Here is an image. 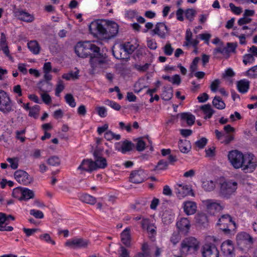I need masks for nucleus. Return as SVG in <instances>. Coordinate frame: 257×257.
Returning <instances> with one entry per match:
<instances>
[{
    "label": "nucleus",
    "instance_id": "obj_31",
    "mask_svg": "<svg viewBox=\"0 0 257 257\" xmlns=\"http://www.w3.org/2000/svg\"><path fill=\"white\" fill-rule=\"evenodd\" d=\"M135 148V145L131 142L127 140L123 141L118 149L122 153L125 154L127 152L132 151Z\"/></svg>",
    "mask_w": 257,
    "mask_h": 257
},
{
    "label": "nucleus",
    "instance_id": "obj_58",
    "mask_svg": "<svg viewBox=\"0 0 257 257\" xmlns=\"http://www.w3.org/2000/svg\"><path fill=\"white\" fill-rule=\"evenodd\" d=\"M229 6L231 12L235 15H239L242 12V10L241 7H236L232 3H230Z\"/></svg>",
    "mask_w": 257,
    "mask_h": 257
},
{
    "label": "nucleus",
    "instance_id": "obj_47",
    "mask_svg": "<svg viewBox=\"0 0 257 257\" xmlns=\"http://www.w3.org/2000/svg\"><path fill=\"white\" fill-rule=\"evenodd\" d=\"M245 75L249 78H254L257 77V65L249 69L245 72Z\"/></svg>",
    "mask_w": 257,
    "mask_h": 257
},
{
    "label": "nucleus",
    "instance_id": "obj_14",
    "mask_svg": "<svg viewBox=\"0 0 257 257\" xmlns=\"http://www.w3.org/2000/svg\"><path fill=\"white\" fill-rule=\"evenodd\" d=\"M146 178V173L143 170L140 169L132 172L130 174V180L133 183L139 184L144 182Z\"/></svg>",
    "mask_w": 257,
    "mask_h": 257
},
{
    "label": "nucleus",
    "instance_id": "obj_9",
    "mask_svg": "<svg viewBox=\"0 0 257 257\" xmlns=\"http://www.w3.org/2000/svg\"><path fill=\"white\" fill-rule=\"evenodd\" d=\"M217 225L220 227V229L225 233H229L230 226L235 225V222L232 220L231 216L228 214H224L219 218Z\"/></svg>",
    "mask_w": 257,
    "mask_h": 257
},
{
    "label": "nucleus",
    "instance_id": "obj_50",
    "mask_svg": "<svg viewBox=\"0 0 257 257\" xmlns=\"http://www.w3.org/2000/svg\"><path fill=\"white\" fill-rule=\"evenodd\" d=\"M40 111V106L38 105H35L32 108H31L29 115L31 117H33L34 118H37L38 117L39 112Z\"/></svg>",
    "mask_w": 257,
    "mask_h": 257
},
{
    "label": "nucleus",
    "instance_id": "obj_11",
    "mask_svg": "<svg viewBox=\"0 0 257 257\" xmlns=\"http://www.w3.org/2000/svg\"><path fill=\"white\" fill-rule=\"evenodd\" d=\"M15 179L19 183L25 185L30 184L32 181V178L25 171L19 170L16 171L14 173Z\"/></svg>",
    "mask_w": 257,
    "mask_h": 257
},
{
    "label": "nucleus",
    "instance_id": "obj_51",
    "mask_svg": "<svg viewBox=\"0 0 257 257\" xmlns=\"http://www.w3.org/2000/svg\"><path fill=\"white\" fill-rule=\"evenodd\" d=\"M66 102L72 107H74L76 106V102L75 99L71 94H67L65 96Z\"/></svg>",
    "mask_w": 257,
    "mask_h": 257
},
{
    "label": "nucleus",
    "instance_id": "obj_1",
    "mask_svg": "<svg viewBox=\"0 0 257 257\" xmlns=\"http://www.w3.org/2000/svg\"><path fill=\"white\" fill-rule=\"evenodd\" d=\"M228 160L233 168L241 170L245 173L253 172L256 166V161L253 154H243L241 152L234 150L228 152Z\"/></svg>",
    "mask_w": 257,
    "mask_h": 257
},
{
    "label": "nucleus",
    "instance_id": "obj_7",
    "mask_svg": "<svg viewBox=\"0 0 257 257\" xmlns=\"http://www.w3.org/2000/svg\"><path fill=\"white\" fill-rule=\"evenodd\" d=\"M89 244L90 241L87 239L81 237H74L67 240L65 243V245L75 249L87 248Z\"/></svg>",
    "mask_w": 257,
    "mask_h": 257
},
{
    "label": "nucleus",
    "instance_id": "obj_10",
    "mask_svg": "<svg viewBox=\"0 0 257 257\" xmlns=\"http://www.w3.org/2000/svg\"><path fill=\"white\" fill-rule=\"evenodd\" d=\"M15 218L12 215H7L5 213H0V231H12L14 228L12 226H8L10 220H14Z\"/></svg>",
    "mask_w": 257,
    "mask_h": 257
},
{
    "label": "nucleus",
    "instance_id": "obj_55",
    "mask_svg": "<svg viewBox=\"0 0 257 257\" xmlns=\"http://www.w3.org/2000/svg\"><path fill=\"white\" fill-rule=\"evenodd\" d=\"M105 104L107 105H109L111 108L116 110H119L121 108L120 105L118 103H116V102L110 100L109 99H106L105 101Z\"/></svg>",
    "mask_w": 257,
    "mask_h": 257
},
{
    "label": "nucleus",
    "instance_id": "obj_26",
    "mask_svg": "<svg viewBox=\"0 0 257 257\" xmlns=\"http://www.w3.org/2000/svg\"><path fill=\"white\" fill-rule=\"evenodd\" d=\"M176 225L180 231L187 234L190 228V222L187 218L184 217L177 222Z\"/></svg>",
    "mask_w": 257,
    "mask_h": 257
},
{
    "label": "nucleus",
    "instance_id": "obj_18",
    "mask_svg": "<svg viewBox=\"0 0 257 257\" xmlns=\"http://www.w3.org/2000/svg\"><path fill=\"white\" fill-rule=\"evenodd\" d=\"M15 15L18 19L26 23H32L35 20L34 15L27 12L25 10H18L15 12Z\"/></svg>",
    "mask_w": 257,
    "mask_h": 257
},
{
    "label": "nucleus",
    "instance_id": "obj_4",
    "mask_svg": "<svg viewBox=\"0 0 257 257\" xmlns=\"http://www.w3.org/2000/svg\"><path fill=\"white\" fill-rule=\"evenodd\" d=\"M199 248V242L193 237L184 239L181 244V251L183 254L194 253Z\"/></svg>",
    "mask_w": 257,
    "mask_h": 257
},
{
    "label": "nucleus",
    "instance_id": "obj_19",
    "mask_svg": "<svg viewBox=\"0 0 257 257\" xmlns=\"http://www.w3.org/2000/svg\"><path fill=\"white\" fill-rule=\"evenodd\" d=\"M191 192V188L188 185L177 184L175 187V193L179 199H182L189 195Z\"/></svg>",
    "mask_w": 257,
    "mask_h": 257
},
{
    "label": "nucleus",
    "instance_id": "obj_32",
    "mask_svg": "<svg viewBox=\"0 0 257 257\" xmlns=\"http://www.w3.org/2000/svg\"><path fill=\"white\" fill-rule=\"evenodd\" d=\"M28 47L31 52L37 55L40 53L41 47L37 41L34 40L28 43Z\"/></svg>",
    "mask_w": 257,
    "mask_h": 257
},
{
    "label": "nucleus",
    "instance_id": "obj_45",
    "mask_svg": "<svg viewBox=\"0 0 257 257\" xmlns=\"http://www.w3.org/2000/svg\"><path fill=\"white\" fill-rule=\"evenodd\" d=\"M78 74H79V70H77L75 72L71 71L68 73L64 74L62 75V78L67 80H69L71 79H77L79 77Z\"/></svg>",
    "mask_w": 257,
    "mask_h": 257
},
{
    "label": "nucleus",
    "instance_id": "obj_62",
    "mask_svg": "<svg viewBox=\"0 0 257 257\" xmlns=\"http://www.w3.org/2000/svg\"><path fill=\"white\" fill-rule=\"evenodd\" d=\"M98 114L101 117H104L107 115L106 109L104 106H98L96 107Z\"/></svg>",
    "mask_w": 257,
    "mask_h": 257
},
{
    "label": "nucleus",
    "instance_id": "obj_27",
    "mask_svg": "<svg viewBox=\"0 0 257 257\" xmlns=\"http://www.w3.org/2000/svg\"><path fill=\"white\" fill-rule=\"evenodd\" d=\"M131 229L126 228L120 234L121 241L127 247H131Z\"/></svg>",
    "mask_w": 257,
    "mask_h": 257
},
{
    "label": "nucleus",
    "instance_id": "obj_43",
    "mask_svg": "<svg viewBox=\"0 0 257 257\" xmlns=\"http://www.w3.org/2000/svg\"><path fill=\"white\" fill-rule=\"evenodd\" d=\"M35 197V193L33 190L27 188H23L22 200L27 201L33 199Z\"/></svg>",
    "mask_w": 257,
    "mask_h": 257
},
{
    "label": "nucleus",
    "instance_id": "obj_63",
    "mask_svg": "<svg viewBox=\"0 0 257 257\" xmlns=\"http://www.w3.org/2000/svg\"><path fill=\"white\" fill-rule=\"evenodd\" d=\"M142 250L143 251L142 253L143 254L145 257L149 256L150 255L149 245L147 242L143 243L142 245Z\"/></svg>",
    "mask_w": 257,
    "mask_h": 257
},
{
    "label": "nucleus",
    "instance_id": "obj_53",
    "mask_svg": "<svg viewBox=\"0 0 257 257\" xmlns=\"http://www.w3.org/2000/svg\"><path fill=\"white\" fill-rule=\"evenodd\" d=\"M163 51L165 55L170 56L172 54L174 49L171 46V44L169 42H167L163 47Z\"/></svg>",
    "mask_w": 257,
    "mask_h": 257
},
{
    "label": "nucleus",
    "instance_id": "obj_34",
    "mask_svg": "<svg viewBox=\"0 0 257 257\" xmlns=\"http://www.w3.org/2000/svg\"><path fill=\"white\" fill-rule=\"evenodd\" d=\"M181 119L186 121L188 125H192L194 123L195 117L190 113L184 112L181 114Z\"/></svg>",
    "mask_w": 257,
    "mask_h": 257
},
{
    "label": "nucleus",
    "instance_id": "obj_24",
    "mask_svg": "<svg viewBox=\"0 0 257 257\" xmlns=\"http://www.w3.org/2000/svg\"><path fill=\"white\" fill-rule=\"evenodd\" d=\"M192 33L190 29L186 30L185 34V41L183 44L184 46H192L194 49H197V46L199 43V41L195 39H192Z\"/></svg>",
    "mask_w": 257,
    "mask_h": 257
},
{
    "label": "nucleus",
    "instance_id": "obj_42",
    "mask_svg": "<svg viewBox=\"0 0 257 257\" xmlns=\"http://www.w3.org/2000/svg\"><path fill=\"white\" fill-rule=\"evenodd\" d=\"M219 53L223 55H228L229 53L228 49L223 46L222 42L220 43V46L215 48L213 52V55L216 57H218V54Z\"/></svg>",
    "mask_w": 257,
    "mask_h": 257
},
{
    "label": "nucleus",
    "instance_id": "obj_8",
    "mask_svg": "<svg viewBox=\"0 0 257 257\" xmlns=\"http://www.w3.org/2000/svg\"><path fill=\"white\" fill-rule=\"evenodd\" d=\"M141 226L143 229L147 230L149 238L152 241L155 240L157 227L154 224L151 223L149 219L143 218L141 221Z\"/></svg>",
    "mask_w": 257,
    "mask_h": 257
},
{
    "label": "nucleus",
    "instance_id": "obj_2",
    "mask_svg": "<svg viewBox=\"0 0 257 257\" xmlns=\"http://www.w3.org/2000/svg\"><path fill=\"white\" fill-rule=\"evenodd\" d=\"M118 29L116 23L105 20L93 21L89 26V31L94 37L104 39H110L115 36Z\"/></svg>",
    "mask_w": 257,
    "mask_h": 257
},
{
    "label": "nucleus",
    "instance_id": "obj_40",
    "mask_svg": "<svg viewBox=\"0 0 257 257\" xmlns=\"http://www.w3.org/2000/svg\"><path fill=\"white\" fill-rule=\"evenodd\" d=\"M213 105L218 109H223L225 107V104L219 96H215L212 100Z\"/></svg>",
    "mask_w": 257,
    "mask_h": 257
},
{
    "label": "nucleus",
    "instance_id": "obj_41",
    "mask_svg": "<svg viewBox=\"0 0 257 257\" xmlns=\"http://www.w3.org/2000/svg\"><path fill=\"white\" fill-rule=\"evenodd\" d=\"M164 90L162 94V99L168 101L173 96V89L171 87H164Z\"/></svg>",
    "mask_w": 257,
    "mask_h": 257
},
{
    "label": "nucleus",
    "instance_id": "obj_29",
    "mask_svg": "<svg viewBox=\"0 0 257 257\" xmlns=\"http://www.w3.org/2000/svg\"><path fill=\"white\" fill-rule=\"evenodd\" d=\"M250 82L248 80L243 79L237 82V88L238 91L241 93L247 92L249 88Z\"/></svg>",
    "mask_w": 257,
    "mask_h": 257
},
{
    "label": "nucleus",
    "instance_id": "obj_22",
    "mask_svg": "<svg viewBox=\"0 0 257 257\" xmlns=\"http://www.w3.org/2000/svg\"><path fill=\"white\" fill-rule=\"evenodd\" d=\"M95 166V165L91 159H84L78 167V170L81 171V173L92 172L96 170Z\"/></svg>",
    "mask_w": 257,
    "mask_h": 257
},
{
    "label": "nucleus",
    "instance_id": "obj_37",
    "mask_svg": "<svg viewBox=\"0 0 257 257\" xmlns=\"http://www.w3.org/2000/svg\"><path fill=\"white\" fill-rule=\"evenodd\" d=\"M80 199L82 202L91 205H94L96 202V199L94 197L87 194L81 195Z\"/></svg>",
    "mask_w": 257,
    "mask_h": 257
},
{
    "label": "nucleus",
    "instance_id": "obj_39",
    "mask_svg": "<svg viewBox=\"0 0 257 257\" xmlns=\"http://www.w3.org/2000/svg\"><path fill=\"white\" fill-rule=\"evenodd\" d=\"M202 187L206 191H211L215 187V182L212 180H205L202 182Z\"/></svg>",
    "mask_w": 257,
    "mask_h": 257
},
{
    "label": "nucleus",
    "instance_id": "obj_23",
    "mask_svg": "<svg viewBox=\"0 0 257 257\" xmlns=\"http://www.w3.org/2000/svg\"><path fill=\"white\" fill-rule=\"evenodd\" d=\"M221 247L222 252L225 255L230 257H232L234 255V247L231 240H225L222 243Z\"/></svg>",
    "mask_w": 257,
    "mask_h": 257
},
{
    "label": "nucleus",
    "instance_id": "obj_60",
    "mask_svg": "<svg viewBox=\"0 0 257 257\" xmlns=\"http://www.w3.org/2000/svg\"><path fill=\"white\" fill-rule=\"evenodd\" d=\"M47 163L48 164L51 166H58L60 164V161L58 157L53 156L47 160Z\"/></svg>",
    "mask_w": 257,
    "mask_h": 257
},
{
    "label": "nucleus",
    "instance_id": "obj_33",
    "mask_svg": "<svg viewBox=\"0 0 257 257\" xmlns=\"http://www.w3.org/2000/svg\"><path fill=\"white\" fill-rule=\"evenodd\" d=\"M200 108L205 114V116L204 117V119L211 118L213 114L214 113V110L212 109L211 105L209 104L203 105L201 106Z\"/></svg>",
    "mask_w": 257,
    "mask_h": 257
},
{
    "label": "nucleus",
    "instance_id": "obj_49",
    "mask_svg": "<svg viewBox=\"0 0 257 257\" xmlns=\"http://www.w3.org/2000/svg\"><path fill=\"white\" fill-rule=\"evenodd\" d=\"M195 14L196 11L193 9H188L185 12V15L186 19L189 20L190 21H193Z\"/></svg>",
    "mask_w": 257,
    "mask_h": 257
},
{
    "label": "nucleus",
    "instance_id": "obj_3",
    "mask_svg": "<svg viewBox=\"0 0 257 257\" xmlns=\"http://www.w3.org/2000/svg\"><path fill=\"white\" fill-rule=\"evenodd\" d=\"M207 243L202 247L203 257H219V251L216 246L211 242H215L218 240L214 236H208L206 238Z\"/></svg>",
    "mask_w": 257,
    "mask_h": 257
},
{
    "label": "nucleus",
    "instance_id": "obj_46",
    "mask_svg": "<svg viewBox=\"0 0 257 257\" xmlns=\"http://www.w3.org/2000/svg\"><path fill=\"white\" fill-rule=\"evenodd\" d=\"M23 187H17L13 189L12 195L19 200H22Z\"/></svg>",
    "mask_w": 257,
    "mask_h": 257
},
{
    "label": "nucleus",
    "instance_id": "obj_44",
    "mask_svg": "<svg viewBox=\"0 0 257 257\" xmlns=\"http://www.w3.org/2000/svg\"><path fill=\"white\" fill-rule=\"evenodd\" d=\"M125 246L120 245L118 250V257H130V251Z\"/></svg>",
    "mask_w": 257,
    "mask_h": 257
},
{
    "label": "nucleus",
    "instance_id": "obj_13",
    "mask_svg": "<svg viewBox=\"0 0 257 257\" xmlns=\"http://www.w3.org/2000/svg\"><path fill=\"white\" fill-rule=\"evenodd\" d=\"M88 44H86V42H79L75 47V52L77 55L81 58H86L88 56H92L90 52L88 51Z\"/></svg>",
    "mask_w": 257,
    "mask_h": 257
},
{
    "label": "nucleus",
    "instance_id": "obj_15",
    "mask_svg": "<svg viewBox=\"0 0 257 257\" xmlns=\"http://www.w3.org/2000/svg\"><path fill=\"white\" fill-rule=\"evenodd\" d=\"M39 88L44 92L41 95L43 101L47 104L50 103L51 102V98L46 92L50 91L51 89V84L48 82H42L39 84Z\"/></svg>",
    "mask_w": 257,
    "mask_h": 257
},
{
    "label": "nucleus",
    "instance_id": "obj_17",
    "mask_svg": "<svg viewBox=\"0 0 257 257\" xmlns=\"http://www.w3.org/2000/svg\"><path fill=\"white\" fill-rule=\"evenodd\" d=\"M90 63L92 67L91 73L94 74L98 68H103L106 64V61L96 56H91Z\"/></svg>",
    "mask_w": 257,
    "mask_h": 257
},
{
    "label": "nucleus",
    "instance_id": "obj_12",
    "mask_svg": "<svg viewBox=\"0 0 257 257\" xmlns=\"http://www.w3.org/2000/svg\"><path fill=\"white\" fill-rule=\"evenodd\" d=\"M152 32L160 38L165 39L169 35V29L164 23H157Z\"/></svg>",
    "mask_w": 257,
    "mask_h": 257
},
{
    "label": "nucleus",
    "instance_id": "obj_48",
    "mask_svg": "<svg viewBox=\"0 0 257 257\" xmlns=\"http://www.w3.org/2000/svg\"><path fill=\"white\" fill-rule=\"evenodd\" d=\"M86 44H88L89 45V47L88 48V51L90 52V51H91L95 53L94 54V56H97L100 55V49L98 47L89 42H86Z\"/></svg>",
    "mask_w": 257,
    "mask_h": 257
},
{
    "label": "nucleus",
    "instance_id": "obj_61",
    "mask_svg": "<svg viewBox=\"0 0 257 257\" xmlns=\"http://www.w3.org/2000/svg\"><path fill=\"white\" fill-rule=\"evenodd\" d=\"M7 161L10 164L11 167L13 169H16L18 167V159L16 158H8Z\"/></svg>",
    "mask_w": 257,
    "mask_h": 257
},
{
    "label": "nucleus",
    "instance_id": "obj_21",
    "mask_svg": "<svg viewBox=\"0 0 257 257\" xmlns=\"http://www.w3.org/2000/svg\"><path fill=\"white\" fill-rule=\"evenodd\" d=\"M93 156L95 159L93 163L95 165V168L96 170L98 168L104 169L107 167L106 160L100 156V152L98 150L96 149L94 151Z\"/></svg>",
    "mask_w": 257,
    "mask_h": 257
},
{
    "label": "nucleus",
    "instance_id": "obj_25",
    "mask_svg": "<svg viewBox=\"0 0 257 257\" xmlns=\"http://www.w3.org/2000/svg\"><path fill=\"white\" fill-rule=\"evenodd\" d=\"M183 209L187 215H193L197 211V204L196 202L192 201H186L183 203Z\"/></svg>",
    "mask_w": 257,
    "mask_h": 257
},
{
    "label": "nucleus",
    "instance_id": "obj_35",
    "mask_svg": "<svg viewBox=\"0 0 257 257\" xmlns=\"http://www.w3.org/2000/svg\"><path fill=\"white\" fill-rule=\"evenodd\" d=\"M178 147L180 151L183 153H188L191 149L189 143L187 140H180L178 142Z\"/></svg>",
    "mask_w": 257,
    "mask_h": 257
},
{
    "label": "nucleus",
    "instance_id": "obj_36",
    "mask_svg": "<svg viewBox=\"0 0 257 257\" xmlns=\"http://www.w3.org/2000/svg\"><path fill=\"white\" fill-rule=\"evenodd\" d=\"M174 218V216L168 210L163 212L162 216V220L164 223L168 224L171 223Z\"/></svg>",
    "mask_w": 257,
    "mask_h": 257
},
{
    "label": "nucleus",
    "instance_id": "obj_54",
    "mask_svg": "<svg viewBox=\"0 0 257 257\" xmlns=\"http://www.w3.org/2000/svg\"><path fill=\"white\" fill-rule=\"evenodd\" d=\"M168 164L167 161L160 160L155 167L156 170H163L167 169Z\"/></svg>",
    "mask_w": 257,
    "mask_h": 257
},
{
    "label": "nucleus",
    "instance_id": "obj_16",
    "mask_svg": "<svg viewBox=\"0 0 257 257\" xmlns=\"http://www.w3.org/2000/svg\"><path fill=\"white\" fill-rule=\"evenodd\" d=\"M203 204L206 206L207 209L208 211L212 214H214L215 212H219L221 211L223 207L220 203L214 200L207 199L203 201Z\"/></svg>",
    "mask_w": 257,
    "mask_h": 257
},
{
    "label": "nucleus",
    "instance_id": "obj_30",
    "mask_svg": "<svg viewBox=\"0 0 257 257\" xmlns=\"http://www.w3.org/2000/svg\"><path fill=\"white\" fill-rule=\"evenodd\" d=\"M196 223L201 226L205 227L208 223V218L206 215L204 213H198L195 216Z\"/></svg>",
    "mask_w": 257,
    "mask_h": 257
},
{
    "label": "nucleus",
    "instance_id": "obj_6",
    "mask_svg": "<svg viewBox=\"0 0 257 257\" xmlns=\"http://www.w3.org/2000/svg\"><path fill=\"white\" fill-rule=\"evenodd\" d=\"M237 183L236 182H224L220 185L219 193L224 197L228 198L237 189Z\"/></svg>",
    "mask_w": 257,
    "mask_h": 257
},
{
    "label": "nucleus",
    "instance_id": "obj_56",
    "mask_svg": "<svg viewBox=\"0 0 257 257\" xmlns=\"http://www.w3.org/2000/svg\"><path fill=\"white\" fill-rule=\"evenodd\" d=\"M146 143L142 140V138L137 139V143L136 145V149L138 151L141 152L145 150Z\"/></svg>",
    "mask_w": 257,
    "mask_h": 257
},
{
    "label": "nucleus",
    "instance_id": "obj_38",
    "mask_svg": "<svg viewBox=\"0 0 257 257\" xmlns=\"http://www.w3.org/2000/svg\"><path fill=\"white\" fill-rule=\"evenodd\" d=\"M139 46L136 43L132 44L131 42H127L122 46V49L128 54L133 53Z\"/></svg>",
    "mask_w": 257,
    "mask_h": 257
},
{
    "label": "nucleus",
    "instance_id": "obj_64",
    "mask_svg": "<svg viewBox=\"0 0 257 257\" xmlns=\"http://www.w3.org/2000/svg\"><path fill=\"white\" fill-rule=\"evenodd\" d=\"M64 89V85L62 81L60 80L58 82L56 86L55 95L57 96H59L60 93Z\"/></svg>",
    "mask_w": 257,
    "mask_h": 257
},
{
    "label": "nucleus",
    "instance_id": "obj_57",
    "mask_svg": "<svg viewBox=\"0 0 257 257\" xmlns=\"http://www.w3.org/2000/svg\"><path fill=\"white\" fill-rule=\"evenodd\" d=\"M30 214L36 218L42 219L44 216L43 213L41 211L36 209L30 210Z\"/></svg>",
    "mask_w": 257,
    "mask_h": 257
},
{
    "label": "nucleus",
    "instance_id": "obj_5",
    "mask_svg": "<svg viewBox=\"0 0 257 257\" xmlns=\"http://www.w3.org/2000/svg\"><path fill=\"white\" fill-rule=\"evenodd\" d=\"M14 110L13 104L8 94L0 89V111L8 114Z\"/></svg>",
    "mask_w": 257,
    "mask_h": 257
},
{
    "label": "nucleus",
    "instance_id": "obj_52",
    "mask_svg": "<svg viewBox=\"0 0 257 257\" xmlns=\"http://www.w3.org/2000/svg\"><path fill=\"white\" fill-rule=\"evenodd\" d=\"M39 238L41 240L45 241L47 243H51L53 245L55 244V241L51 238L50 235L48 233H44L43 234H41L39 236Z\"/></svg>",
    "mask_w": 257,
    "mask_h": 257
},
{
    "label": "nucleus",
    "instance_id": "obj_59",
    "mask_svg": "<svg viewBox=\"0 0 257 257\" xmlns=\"http://www.w3.org/2000/svg\"><path fill=\"white\" fill-rule=\"evenodd\" d=\"M181 240V236L178 232H174L170 238L171 242L174 244H176Z\"/></svg>",
    "mask_w": 257,
    "mask_h": 257
},
{
    "label": "nucleus",
    "instance_id": "obj_20",
    "mask_svg": "<svg viewBox=\"0 0 257 257\" xmlns=\"http://www.w3.org/2000/svg\"><path fill=\"white\" fill-rule=\"evenodd\" d=\"M248 52L243 56V63L245 65L252 64L254 62L255 58H257V47L252 46L248 50Z\"/></svg>",
    "mask_w": 257,
    "mask_h": 257
},
{
    "label": "nucleus",
    "instance_id": "obj_28",
    "mask_svg": "<svg viewBox=\"0 0 257 257\" xmlns=\"http://www.w3.org/2000/svg\"><path fill=\"white\" fill-rule=\"evenodd\" d=\"M236 239L237 241L240 243L244 242L252 244L253 242V238L248 233L244 232L238 233L236 236Z\"/></svg>",
    "mask_w": 257,
    "mask_h": 257
}]
</instances>
